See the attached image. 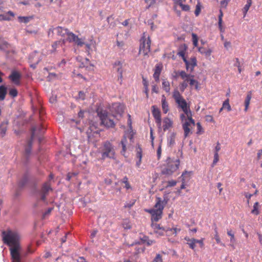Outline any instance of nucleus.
Segmentation results:
<instances>
[{
	"label": "nucleus",
	"mask_w": 262,
	"mask_h": 262,
	"mask_svg": "<svg viewBox=\"0 0 262 262\" xmlns=\"http://www.w3.org/2000/svg\"><path fill=\"white\" fill-rule=\"evenodd\" d=\"M4 242L9 245L12 262H21V247L19 243V235L17 232L12 231H3Z\"/></svg>",
	"instance_id": "nucleus-1"
},
{
	"label": "nucleus",
	"mask_w": 262,
	"mask_h": 262,
	"mask_svg": "<svg viewBox=\"0 0 262 262\" xmlns=\"http://www.w3.org/2000/svg\"><path fill=\"white\" fill-rule=\"evenodd\" d=\"M167 203L166 201H162L160 198H157V202L154 208L146 210V211L151 215V221L157 222L161 219L163 210L164 205Z\"/></svg>",
	"instance_id": "nucleus-2"
},
{
	"label": "nucleus",
	"mask_w": 262,
	"mask_h": 262,
	"mask_svg": "<svg viewBox=\"0 0 262 262\" xmlns=\"http://www.w3.org/2000/svg\"><path fill=\"white\" fill-rule=\"evenodd\" d=\"M173 97L176 102L179 105L186 116H192L191 112L188 106L186 100L182 97L178 90H175L173 93Z\"/></svg>",
	"instance_id": "nucleus-3"
},
{
	"label": "nucleus",
	"mask_w": 262,
	"mask_h": 262,
	"mask_svg": "<svg viewBox=\"0 0 262 262\" xmlns=\"http://www.w3.org/2000/svg\"><path fill=\"white\" fill-rule=\"evenodd\" d=\"M166 163L167 167L163 169L161 173L163 174L170 176L178 169L180 161L179 160H172L168 158L166 160Z\"/></svg>",
	"instance_id": "nucleus-4"
},
{
	"label": "nucleus",
	"mask_w": 262,
	"mask_h": 262,
	"mask_svg": "<svg viewBox=\"0 0 262 262\" xmlns=\"http://www.w3.org/2000/svg\"><path fill=\"white\" fill-rule=\"evenodd\" d=\"M150 43L151 41L149 36H146L145 33H144L143 37L140 40L139 54L143 56L147 55L150 52Z\"/></svg>",
	"instance_id": "nucleus-5"
},
{
	"label": "nucleus",
	"mask_w": 262,
	"mask_h": 262,
	"mask_svg": "<svg viewBox=\"0 0 262 262\" xmlns=\"http://www.w3.org/2000/svg\"><path fill=\"white\" fill-rule=\"evenodd\" d=\"M98 115L101 120V123L107 127H114L115 123L112 118L113 116L108 115L106 111L102 110L98 112Z\"/></svg>",
	"instance_id": "nucleus-6"
},
{
	"label": "nucleus",
	"mask_w": 262,
	"mask_h": 262,
	"mask_svg": "<svg viewBox=\"0 0 262 262\" xmlns=\"http://www.w3.org/2000/svg\"><path fill=\"white\" fill-rule=\"evenodd\" d=\"M115 156L114 148L110 142L107 141L103 143V149L102 154L103 159L109 158L114 159Z\"/></svg>",
	"instance_id": "nucleus-7"
},
{
	"label": "nucleus",
	"mask_w": 262,
	"mask_h": 262,
	"mask_svg": "<svg viewBox=\"0 0 262 262\" xmlns=\"http://www.w3.org/2000/svg\"><path fill=\"white\" fill-rule=\"evenodd\" d=\"M151 227L154 229L155 232L158 234L159 235H163L165 232H168V231L173 232V234H174L175 235H177L176 228L170 229L169 228H164L161 227L160 224L153 223L151 224Z\"/></svg>",
	"instance_id": "nucleus-8"
},
{
	"label": "nucleus",
	"mask_w": 262,
	"mask_h": 262,
	"mask_svg": "<svg viewBox=\"0 0 262 262\" xmlns=\"http://www.w3.org/2000/svg\"><path fill=\"white\" fill-rule=\"evenodd\" d=\"M188 120H186L183 124V128L184 131V136L187 137L191 133V129L195 125L194 120L192 119V116H187Z\"/></svg>",
	"instance_id": "nucleus-9"
},
{
	"label": "nucleus",
	"mask_w": 262,
	"mask_h": 262,
	"mask_svg": "<svg viewBox=\"0 0 262 262\" xmlns=\"http://www.w3.org/2000/svg\"><path fill=\"white\" fill-rule=\"evenodd\" d=\"M152 113L159 128H161V117L160 110L155 106H152Z\"/></svg>",
	"instance_id": "nucleus-10"
},
{
	"label": "nucleus",
	"mask_w": 262,
	"mask_h": 262,
	"mask_svg": "<svg viewBox=\"0 0 262 262\" xmlns=\"http://www.w3.org/2000/svg\"><path fill=\"white\" fill-rule=\"evenodd\" d=\"M67 29L62 28L61 27H57L53 29V32L59 36L62 37H66L68 33Z\"/></svg>",
	"instance_id": "nucleus-11"
},
{
	"label": "nucleus",
	"mask_w": 262,
	"mask_h": 262,
	"mask_svg": "<svg viewBox=\"0 0 262 262\" xmlns=\"http://www.w3.org/2000/svg\"><path fill=\"white\" fill-rule=\"evenodd\" d=\"M181 48H182V50H180L178 53V54L181 56L183 58V59L184 61L185 62L186 64V69L188 70L189 69V63L188 61L186 60V59L185 57V51L186 50L187 47L185 45L181 46Z\"/></svg>",
	"instance_id": "nucleus-12"
},
{
	"label": "nucleus",
	"mask_w": 262,
	"mask_h": 262,
	"mask_svg": "<svg viewBox=\"0 0 262 262\" xmlns=\"http://www.w3.org/2000/svg\"><path fill=\"white\" fill-rule=\"evenodd\" d=\"M163 128L164 131L172 127L173 122L169 118H164L163 120Z\"/></svg>",
	"instance_id": "nucleus-13"
},
{
	"label": "nucleus",
	"mask_w": 262,
	"mask_h": 262,
	"mask_svg": "<svg viewBox=\"0 0 262 262\" xmlns=\"http://www.w3.org/2000/svg\"><path fill=\"white\" fill-rule=\"evenodd\" d=\"M20 77V74L16 71L12 72L11 74L9 76V78L16 84H19Z\"/></svg>",
	"instance_id": "nucleus-14"
},
{
	"label": "nucleus",
	"mask_w": 262,
	"mask_h": 262,
	"mask_svg": "<svg viewBox=\"0 0 262 262\" xmlns=\"http://www.w3.org/2000/svg\"><path fill=\"white\" fill-rule=\"evenodd\" d=\"M66 42L65 39H62V40H59L55 42L52 46V49L51 50V52H55L56 51V48L58 47H61L63 50V51H64V48H63V46L64 45Z\"/></svg>",
	"instance_id": "nucleus-15"
},
{
	"label": "nucleus",
	"mask_w": 262,
	"mask_h": 262,
	"mask_svg": "<svg viewBox=\"0 0 262 262\" xmlns=\"http://www.w3.org/2000/svg\"><path fill=\"white\" fill-rule=\"evenodd\" d=\"M114 68H116L117 72L119 73V77L122 79V73L123 70L122 69V62L120 61H117L114 64Z\"/></svg>",
	"instance_id": "nucleus-16"
},
{
	"label": "nucleus",
	"mask_w": 262,
	"mask_h": 262,
	"mask_svg": "<svg viewBox=\"0 0 262 262\" xmlns=\"http://www.w3.org/2000/svg\"><path fill=\"white\" fill-rule=\"evenodd\" d=\"M227 234L230 237V246L234 249L235 248V244L236 242V239L234 236V233H233L232 231L231 230H227Z\"/></svg>",
	"instance_id": "nucleus-17"
},
{
	"label": "nucleus",
	"mask_w": 262,
	"mask_h": 262,
	"mask_svg": "<svg viewBox=\"0 0 262 262\" xmlns=\"http://www.w3.org/2000/svg\"><path fill=\"white\" fill-rule=\"evenodd\" d=\"M162 70V66L160 65L156 66L155 70V73L154 74V78H155L156 81H159V77Z\"/></svg>",
	"instance_id": "nucleus-18"
},
{
	"label": "nucleus",
	"mask_w": 262,
	"mask_h": 262,
	"mask_svg": "<svg viewBox=\"0 0 262 262\" xmlns=\"http://www.w3.org/2000/svg\"><path fill=\"white\" fill-rule=\"evenodd\" d=\"M43 129V127L41 125L37 127H33L32 129V135H31V138L32 139L33 138L36 136V134L37 133H39V134H41L43 133V131L42 130Z\"/></svg>",
	"instance_id": "nucleus-19"
},
{
	"label": "nucleus",
	"mask_w": 262,
	"mask_h": 262,
	"mask_svg": "<svg viewBox=\"0 0 262 262\" xmlns=\"http://www.w3.org/2000/svg\"><path fill=\"white\" fill-rule=\"evenodd\" d=\"M179 75L181 76V77L184 80H186V81H188L189 79L190 78V77L194 78L193 75H190V74H187L184 71H181L179 73Z\"/></svg>",
	"instance_id": "nucleus-20"
},
{
	"label": "nucleus",
	"mask_w": 262,
	"mask_h": 262,
	"mask_svg": "<svg viewBox=\"0 0 262 262\" xmlns=\"http://www.w3.org/2000/svg\"><path fill=\"white\" fill-rule=\"evenodd\" d=\"M137 151V157L139 159V161L137 162V165L139 166L142 160V149L141 148L138 146L136 149Z\"/></svg>",
	"instance_id": "nucleus-21"
},
{
	"label": "nucleus",
	"mask_w": 262,
	"mask_h": 262,
	"mask_svg": "<svg viewBox=\"0 0 262 262\" xmlns=\"http://www.w3.org/2000/svg\"><path fill=\"white\" fill-rule=\"evenodd\" d=\"M192 174V171H185L182 174V181L187 182L189 181Z\"/></svg>",
	"instance_id": "nucleus-22"
},
{
	"label": "nucleus",
	"mask_w": 262,
	"mask_h": 262,
	"mask_svg": "<svg viewBox=\"0 0 262 262\" xmlns=\"http://www.w3.org/2000/svg\"><path fill=\"white\" fill-rule=\"evenodd\" d=\"M7 94L6 88L4 85L0 86V100L2 101L5 99V96Z\"/></svg>",
	"instance_id": "nucleus-23"
},
{
	"label": "nucleus",
	"mask_w": 262,
	"mask_h": 262,
	"mask_svg": "<svg viewBox=\"0 0 262 262\" xmlns=\"http://www.w3.org/2000/svg\"><path fill=\"white\" fill-rule=\"evenodd\" d=\"M199 52L201 54H205L206 57H209L210 56L212 51L211 49H208L206 50L205 48L203 47L199 48Z\"/></svg>",
	"instance_id": "nucleus-24"
},
{
	"label": "nucleus",
	"mask_w": 262,
	"mask_h": 262,
	"mask_svg": "<svg viewBox=\"0 0 262 262\" xmlns=\"http://www.w3.org/2000/svg\"><path fill=\"white\" fill-rule=\"evenodd\" d=\"M185 239L187 241V244L189 246L190 248L193 249L195 247V244L196 239L194 238L190 239L187 237H185Z\"/></svg>",
	"instance_id": "nucleus-25"
},
{
	"label": "nucleus",
	"mask_w": 262,
	"mask_h": 262,
	"mask_svg": "<svg viewBox=\"0 0 262 262\" xmlns=\"http://www.w3.org/2000/svg\"><path fill=\"white\" fill-rule=\"evenodd\" d=\"M78 36H76L75 34H74L73 33L68 32L67 35V39L66 40H69L70 42H75L76 39H77V37Z\"/></svg>",
	"instance_id": "nucleus-26"
},
{
	"label": "nucleus",
	"mask_w": 262,
	"mask_h": 262,
	"mask_svg": "<svg viewBox=\"0 0 262 262\" xmlns=\"http://www.w3.org/2000/svg\"><path fill=\"white\" fill-rule=\"evenodd\" d=\"M162 88L166 92L169 93L170 90L169 82L166 80H163L162 82Z\"/></svg>",
	"instance_id": "nucleus-27"
},
{
	"label": "nucleus",
	"mask_w": 262,
	"mask_h": 262,
	"mask_svg": "<svg viewBox=\"0 0 262 262\" xmlns=\"http://www.w3.org/2000/svg\"><path fill=\"white\" fill-rule=\"evenodd\" d=\"M189 63V69L190 71L192 72L193 70V68L196 66V60L195 58H192L191 59L190 61H188Z\"/></svg>",
	"instance_id": "nucleus-28"
},
{
	"label": "nucleus",
	"mask_w": 262,
	"mask_h": 262,
	"mask_svg": "<svg viewBox=\"0 0 262 262\" xmlns=\"http://www.w3.org/2000/svg\"><path fill=\"white\" fill-rule=\"evenodd\" d=\"M113 108L117 110L118 114H121L124 112L123 106L120 104H115L113 105Z\"/></svg>",
	"instance_id": "nucleus-29"
},
{
	"label": "nucleus",
	"mask_w": 262,
	"mask_h": 262,
	"mask_svg": "<svg viewBox=\"0 0 262 262\" xmlns=\"http://www.w3.org/2000/svg\"><path fill=\"white\" fill-rule=\"evenodd\" d=\"M252 4V0H247V4L244 6L243 11L244 14V16L246 15L248 11L249 10V8L251 6Z\"/></svg>",
	"instance_id": "nucleus-30"
},
{
	"label": "nucleus",
	"mask_w": 262,
	"mask_h": 262,
	"mask_svg": "<svg viewBox=\"0 0 262 262\" xmlns=\"http://www.w3.org/2000/svg\"><path fill=\"white\" fill-rule=\"evenodd\" d=\"M7 122H3L1 123L0 125V129H1V134L3 137L7 130Z\"/></svg>",
	"instance_id": "nucleus-31"
},
{
	"label": "nucleus",
	"mask_w": 262,
	"mask_h": 262,
	"mask_svg": "<svg viewBox=\"0 0 262 262\" xmlns=\"http://www.w3.org/2000/svg\"><path fill=\"white\" fill-rule=\"evenodd\" d=\"M127 142V139L125 137H124L123 139L121 141V144L122 147V150L121 151L122 154L124 155L125 152L126 151V143Z\"/></svg>",
	"instance_id": "nucleus-32"
},
{
	"label": "nucleus",
	"mask_w": 262,
	"mask_h": 262,
	"mask_svg": "<svg viewBox=\"0 0 262 262\" xmlns=\"http://www.w3.org/2000/svg\"><path fill=\"white\" fill-rule=\"evenodd\" d=\"M258 206L259 204L258 202H256L254 203L253 206V209L251 211V213L255 215H258L259 213L258 210Z\"/></svg>",
	"instance_id": "nucleus-33"
},
{
	"label": "nucleus",
	"mask_w": 262,
	"mask_h": 262,
	"mask_svg": "<svg viewBox=\"0 0 262 262\" xmlns=\"http://www.w3.org/2000/svg\"><path fill=\"white\" fill-rule=\"evenodd\" d=\"M251 99V96L250 94H248L246 97V98L245 101V111H247L248 108L249 107V105L250 104V101Z\"/></svg>",
	"instance_id": "nucleus-34"
},
{
	"label": "nucleus",
	"mask_w": 262,
	"mask_h": 262,
	"mask_svg": "<svg viewBox=\"0 0 262 262\" xmlns=\"http://www.w3.org/2000/svg\"><path fill=\"white\" fill-rule=\"evenodd\" d=\"M223 14L222 11V10H220V14L219 16V28L220 29V31L221 32H224L223 27H222V17H223Z\"/></svg>",
	"instance_id": "nucleus-35"
},
{
	"label": "nucleus",
	"mask_w": 262,
	"mask_h": 262,
	"mask_svg": "<svg viewBox=\"0 0 262 262\" xmlns=\"http://www.w3.org/2000/svg\"><path fill=\"white\" fill-rule=\"evenodd\" d=\"M162 109L165 114H166L168 111V106L167 103L166 102L165 99L162 100Z\"/></svg>",
	"instance_id": "nucleus-36"
},
{
	"label": "nucleus",
	"mask_w": 262,
	"mask_h": 262,
	"mask_svg": "<svg viewBox=\"0 0 262 262\" xmlns=\"http://www.w3.org/2000/svg\"><path fill=\"white\" fill-rule=\"evenodd\" d=\"M189 84L190 85L192 86V85H194L195 86V88L196 89H199V83L197 81L195 80L192 77H190V78L189 79Z\"/></svg>",
	"instance_id": "nucleus-37"
},
{
	"label": "nucleus",
	"mask_w": 262,
	"mask_h": 262,
	"mask_svg": "<svg viewBox=\"0 0 262 262\" xmlns=\"http://www.w3.org/2000/svg\"><path fill=\"white\" fill-rule=\"evenodd\" d=\"M28 181V178L26 176H25L23 178V179L19 181L18 182V186L19 187L21 188L24 187Z\"/></svg>",
	"instance_id": "nucleus-38"
},
{
	"label": "nucleus",
	"mask_w": 262,
	"mask_h": 262,
	"mask_svg": "<svg viewBox=\"0 0 262 262\" xmlns=\"http://www.w3.org/2000/svg\"><path fill=\"white\" fill-rule=\"evenodd\" d=\"M176 133H172L169 137V145L171 146L174 144L176 138Z\"/></svg>",
	"instance_id": "nucleus-39"
},
{
	"label": "nucleus",
	"mask_w": 262,
	"mask_h": 262,
	"mask_svg": "<svg viewBox=\"0 0 262 262\" xmlns=\"http://www.w3.org/2000/svg\"><path fill=\"white\" fill-rule=\"evenodd\" d=\"M223 107L224 108H227L228 111H230L231 108V106L229 104V99H227L226 100H225L223 104Z\"/></svg>",
	"instance_id": "nucleus-40"
},
{
	"label": "nucleus",
	"mask_w": 262,
	"mask_h": 262,
	"mask_svg": "<svg viewBox=\"0 0 262 262\" xmlns=\"http://www.w3.org/2000/svg\"><path fill=\"white\" fill-rule=\"evenodd\" d=\"M121 182L125 184V187L127 189L130 188V186L128 183V179L127 177H125L124 178H123V179L121 181Z\"/></svg>",
	"instance_id": "nucleus-41"
},
{
	"label": "nucleus",
	"mask_w": 262,
	"mask_h": 262,
	"mask_svg": "<svg viewBox=\"0 0 262 262\" xmlns=\"http://www.w3.org/2000/svg\"><path fill=\"white\" fill-rule=\"evenodd\" d=\"M31 18V17H29L19 16L18 17V19H19V21L21 23H27L28 22H29V21L30 20V19Z\"/></svg>",
	"instance_id": "nucleus-42"
},
{
	"label": "nucleus",
	"mask_w": 262,
	"mask_h": 262,
	"mask_svg": "<svg viewBox=\"0 0 262 262\" xmlns=\"http://www.w3.org/2000/svg\"><path fill=\"white\" fill-rule=\"evenodd\" d=\"M201 7V3L199 2H198V3L196 6V8H195V14L196 15V16H198L199 15V14L200 13Z\"/></svg>",
	"instance_id": "nucleus-43"
},
{
	"label": "nucleus",
	"mask_w": 262,
	"mask_h": 262,
	"mask_svg": "<svg viewBox=\"0 0 262 262\" xmlns=\"http://www.w3.org/2000/svg\"><path fill=\"white\" fill-rule=\"evenodd\" d=\"M75 42L79 46H82L84 45V42L83 41V39L82 38H79L78 37H77V39H76Z\"/></svg>",
	"instance_id": "nucleus-44"
},
{
	"label": "nucleus",
	"mask_w": 262,
	"mask_h": 262,
	"mask_svg": "<svg viewBox=\"0 0 262 262\" xmlns=\"http://www.w3.org/2000/svg\"><path fill=\"white\" fill-rule=\"evenodd\" d=\"M192 41L193 44L195 47H197L198 46V36L195 34L192 33Z\"/></svg>",
	"instance_id": "nucleus-45"
},
{
	"label": "nucleus",
	"mask_w": 262,
	"mask_h": 262,
	"mask_svg": "<svg viewBox=\"0 0 262 262\" xmlns=\"http://www.w3.org/2000/svg\"><path fill=\"white\" fill-rule=\"evenodd\" d=\"M9 94L13 97H15L17 96V90L15 89H11L10 91H9Z\"/></svg>",
	"instance_id": "nucleus-46"
},
{
	"label": "nucleus",
	"mask_w": 262,
	"mask_h": 262,
	"mask_svg": "<svg viewBox=\"0 0 262 262\" xmlns=\"http://www.w3.org/2000/svg\"><path fill=\"white\" fill-rule=\"evenodd\" d=\"M85 93L82 91L79 92L78 96L77 97V99L83 100L85 99Z\"/></svg>",
	"instance_id": "nucleus-47"
},
{
	"label": "nucleus",
	"mask_w": 262,
	"mask_h": 262,
	"mask_svg": "<svg viewBox=\"0 0 262 262\" xmlns=\"http://www.w3.org/2000/svg\"><path fill=\"white\" fill-rule=\"evenodd\" d=\"M114 20V17L112 16H110L107 17V21L110 24L111 26L114 27L115 25V23L113 21Z\"/></svg>",
	"instance_id": "nucleus-48"
},
{
	"label": "nucleus",
	"mask_w": 262,
	"mask_h": 262,
	"mask_svg": "<svg viewBox=\"0 0 262 262\" xmlns=\"http://www.w3.org/2000/svg\"><path fill=\"white\" fill-rule=\"evenodd\" d=\"M51 189V187L49 184L48 183H46L42 188V191L45 192V193H47L48 192L49 190Z\"/></svg>",
	"instance_id": "nucleus-49"
},
{
	"label": "nucleus",
	"mask_w": 262,
	"mask_h": 262,
	"mask_svg": "<svg viewBox=\"0 0 262 262\" xmlns=\"http://www.w3.org/2000/svg\"><path fill=\"white\" fill-rule=\"evenodd\" d=\"M152 262H163L162 256L160 254H157Z\"/></svg>",
	"instance_id": "nucleus-50"
},
{
	"label": "nucleus",
	"mask_w": 262,
	"mask_h": 262,
	"mask_svg": "<svg viewBox=\"0 0 262 262\" xmlns=\"http://www.w3.org/2000/svg\"><path fill=\"white\" fill-rule=\"evenodd\" d=\"M187 81L184 80L181 84H180V90L181 91H184V90L187 87Z\"/></svg>",
	"instance_id": "nucleus-51"
},
{
	"label": "nucleus",
	"mask_w": 262,
	"mask_h": 262,
	"mask_svg": "<svg viewBox=\"0 0 262 262\" xmlns=\"http://www.w3.org/2000/svg\"><path fill=\"white\" fill-rule=\"evenodd\" d=\"M179 5L181 7L182 9L184 11H187L189 10V6L187 5H184L182 3H180Z\"/></svg>",
	"instance_id": "nucleus-52"
},
{
	"label": "nucleus",
	"mask_w": 262,
	"mask_h": 262,
	"mask_svg": "<svg viewBox=\"0 0 262 262\" xmlns=\"http://www.w3.org/2000/svg\"><path fill=\"white\" fill-rule=\"evenodd\" d=\"M32 144V139L28 142V147L26 149V152L27 154H29L31 152V147Z\"/></svg>",
	"instance_id": "nucleus-53"
},
{
	"label": "nucleus",
	"mask_w": 262,
	"mask_h": 262,
	"mask_svg": "<svg viewBox=\"0 0 262 262\" xmlns=\"http://www.w3.org/2000/svg\"><path fill=\"white\" fill-rule=\"evenodd\" d=\"M53 209V208H49L47 211H46L43 214H42V219H44L46 218V216L47 215H48L50 214L51 212Z\"/></svg>",
	"instance_id": "nucleus-54"
},
{
	"label": "nucleus",
	"mask_w": 262,
	"mask_h": 262,
	"mask_svg": "<svg viewBox=\"0 0 262 262\" xmlns=\"http://www.w3.org/2000/svg\"><path fill=\"white\" fill-rule=\"evenodd\" d=\"M205 120L207 122H214L213 118L211 115H207L205 117Z\"/></svg>",
	"instance_id": "nucleus-55"
},
{
	"label": "nucleus",
	"mask_w": 262,
	"mask_h": 262,
	"mask_svg": "<svg viewBox=\"0 0 262 262\" xmlns=\"http://www.w3.org/2000/svg\"><path fill=\"white\" fill-rule=\"evenodd\" d=\"M76 175H77L76 173H75V172H73V173L69 172V173H68L67 174V180H68V181H70L72 177H75Z\"/></svg>",
	"instance_id": "nucleus-56"
},
{
	"label": "nucleus",
	"mask_w": 262,
	"mask_h": 262,
	"mask_svg": "<svg viewBox=\"0 0 262 262\" xmlns=\"http://www.w3.org/2000/svg\"><path fill=\"white\" fill-rule=\"evenodd\" d=\"M196 126H197V128H198V130H197L196 133L199 134H200L202 132H203V128H202V127L201 125V123L200 122H198L196 123Z\"/></svg>",
	"instance_id": "nucleus-57"
},
{
	"label": "nucleus",
	"mask_w": 262,
	"mask_h": 262,
	"mask_svg": "<svg viewBox=\"0 0 262 262\" xmlns=\"http://www.w3.org/2000/svg\"><path fill=\"white\" fill-rule=\"evenodd\" d=\"M219 160V156L218 153H214V160H213V163H212L213 165L215 164L218 162Z\"/></svg>",
	"instance_id": "nucleus-58"
},
{
	"label": "nucleus",
	"mask_w": 262,
	"mask_h": 262,
	"mask_svg": "<svg viewBox=\"0 0 262 262\" xmlns=\"http://www.w3.org/2000/svg\"><path fill=\"white\" fill-rule=\"evenodd\" d=\"M50 102L51 103H54L57 101L56 96L52 95L49 99Z\"/></svg>",
	"instance_id": "nucleus-59"
},
{
	"label": "nucleus",
	"mask_w": 262,
	"mask_h": 262,
	"mask_svg": "<svg viewBox=\"0 0 262 262\" xmlns=\"http://www.w3.org/2000/svg\"><path fill=\"white\" fill-rule=\"evenodd\" d=\"M230 0H224V1H222L221 2V7H224L225 8L228 4V2H229Z\"/></svg>",
	"instance_id": "nucleus-60"
},
{
	"label": "nucleus",
	"mask_w": 262,
	"mask_h": 262,
	"mask_svg": "<svg viewBox=\"0 0 262 262\" xmlns=\"http://www.w3.org/2000/svg\"><path fill=\"white\" fill-rule=\"evenodd\" d=\"M177 182L174 180H171L168 182V185L167 186L168 187H172L176 185Z\"/></svg>",
	"instance_id": "nucleus-61"
},
{
	"label": "nucleus",
	"mask_w": 262,
	"mask_h": 262,
	"mask_svg": "<svg viewBox=\"0 0 262 262\" xmlns=\"http://www.w3.org/2000/svg\"><path fill=\"white\" fill-rule=\"evenodd\" d=\"M214 238H215V241H216L217 243H218V244L221 243V240H220V237L218 235V233L216 230H215V234L214 236Z\"/></svg>",
	"instance_id": "nucleus-62"
},
{
	"label": "nucleus",
	"mask_w": 262,
	"mask_h": 262,
	"mask_svg": "<svg viewBox=\"0 0 262 262\" xmlns=\"http://www.w3.org/2000/svg\"><path fill=\"white\" fill-rule=\"evenodd\" d=\"M224 47L226 49H228L231 47V42L228 41H225L224 42Z\"/></svg>",
	"instance_id": "nucleus-63"
},
{
	"label": "nucleus",
	"mask_w": 262,
	"mask_h": 262,
	"mask_svg": "<svg viewBox=\"0 0 262 262\" xmlns=\"http://www.w3.org/2000/svg\"><path fill=\"white\" fill-rule=\"evenodd\" d=\"M220 149H221L220 144L219 143V142H217L216 143V145L215 147V153H218V152L220 150Z\"/></svg>",
	"instance_id": "nucleus-64"
}]
</instances>
